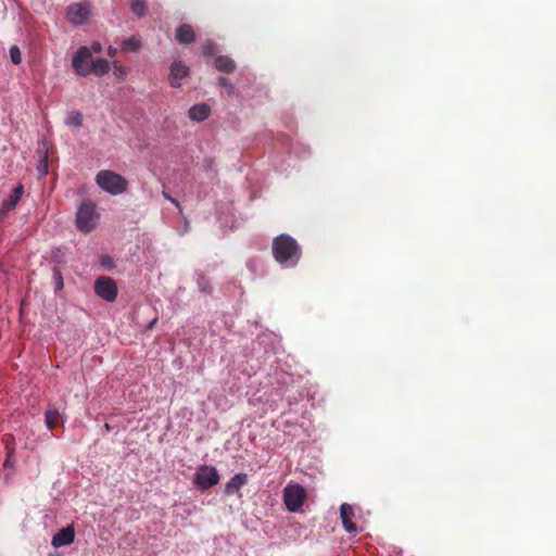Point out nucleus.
I'll return each instance as SVG.
<instances>
[{"instance_id":"nucleus-27","label":"nucleus","mask_w":556,"mask_h":556,"mask_svg":"<svg viewBox=\"0 0 556 556\" xmlns=\"http://www.w3.org/2000/svg\"><path fill=\"white\" fill-rule=\"evenodd\" d=\"M218 85L222 86V87L228 88V92L229 93L232 91V88H233L232 85L225 77H219L218 78Z\"/></svg>"},{"instance_id":"nucleus-20","label":"nucleus","mask_w":556,"mask_h":556,"mask_svg":"<svg viewBox=\"0 0 556 556\" xmlns=\"http://www.w3.org/2000/svg\"><path fill=\"white\" fill-rule=\"evenodd\" d=\"M59 417L60 413L56 409L49 408L45 414L46 426L49 429H52L56 425Z\"/></svg>"},{"instance_id":"nucleus-6","label":"nucleus","mask_w":556,"mask_h":556,"mask_svg":"<svg viewBox=\"0 0 556 556\" xmlns=\"http://www.w3.org/2000/svg\"><path fill=\"white\" fill-rule=\"evenodd\" d=\"M306 498V491L299 483H289L283 490V502L287 509L291 513L300 510Z\"/></svg>"},{"instance_id":"nucleus-24","label":"nucleus","mask_w":556,"mask_h":556,"mask_svg":"<svg viewBox=\"0 0 556 556\" xmlns=\"http://www.w3.org/2000/svg\"><path fill=\"white\" fill-rule=\"evenodd\" d=\"M114 74L118 78H123L126 75V70L122 65H117L116 62H114Z\"/></svg>"},{"instance_id":"nucleus-23","label":"nucleus","mask_w":556,"mask_h":556,"mask_svg":"<svg viewBox=\"0 0 556 556\" xmlns=\"http://www.w3.org/2000/svg\"><path fill=\"white\" fill-rule=\"evenodd\" d=\"M202 166L205 172H213L215 168L214 160L210 157L205 159Z\"/></svg>"},{"instance_id":"nucleus-12","label":"nucleus","mask_w":556,"mask_h":556,"mask_svg":"<svg viewBox=\"0 0 556 556\" xmlns=\"http://www.w3.org/2000/svg\"><path fill=\"white\" fill-rule=\"evenodd\" d=\"M74 539L75 529L72 525H70L53 535L51 544L54 547H62L72 544L74 542Z\"/></svg>"},{"instance_id":"nucleus-3","label":"nucleus","mask_w":556,"mask_h":556,"mask_svg":"<svg viewBox=\"0 0 556 556\" xmlns=\"http://www.w3.org/2000/svg\"><path fill=\"white\" fill-rule=\"evenodd\" d=\"M98 186L110 194H121L127 188V180L112 170L103 169L97 174Z\"/></svg>"},{"instance_id":"nucleus-18","label":"nucleus","mask_w":556,"mask_h":556,"mask_svg":"<svg viewBox=\"0 0 556 556\" xmlns=\"http://www.w3.org/2000/svg\"><path fill=\"white\" fill-rule=\"evenodd\" d=\"M215 67L219 72L230 73L235 70V62L229 56L222 55L215 60Z\"/></svg>"},{"instance_id":"nucleus-9","label":"nucleus","mask_w":556,"mask_h":556,"mask_svg":"<svg viewBox=\"0 0 556 556\" xmlns=\"http://www.w3.org/2000/svg\"><path fill=\"white\" fill-rule=\"evenodd\" d=\"M24 194V186L18 184L12 190L7 199H4L0 205V220L5 218L12 211L15 210L17 203L21 201Z\"/></svg>"},{"instance_id":"nucleus-1","label":"nucleus","mask_w":556,"mask_h":556,"mask_svg":"<svg viewBox=\"0 0 556 556\" xmlns=\"http://www.w3.org/2000/svg\"><path fill=\"white\" fill-rule=\"evenodd\" d=\"M273 254L283 268L294 267L301 257V249L295 239L289 235H279L273 242Z\"/></svg>"},{"instance_id":"nucleus-22","label":"nucleus","mask_w":556,"mask_h":556,"mask_svg":"<svg viewBox=\"0 0 556 556\" xmlns=\"http://www.w3.org/2000/svg\"><path fill=\"white\" fill-rule=\"evenodd\" d=\"M10 58L15 65H18L22 62V53L18 47L13 46L10 48Z\"/></svg>"},{"instance_id":"nucleus-17","label":"nucleus","mask_w":556,"mask_h":556,"mask_svg":"<svg viewBox=\"0 0 556 556\" xmlns=\"http://www.w3.org/2000/svg\"><path fill=\"white\" fill-rule=\"evenodd\" d=\"M142 47L141 39L138 36H131L122 41L121 48L129 52H138Z\"/></svg>"},{"instance_id":"nucleus-10","label":"nucleus","mask_w":556,"mask_h":556,"mask_svg":"<svg viewBox=\"0 0 556 556\" xmlns=\"http://www.w3.org/2000/svg\"><path fill=\"white\" fill-rule=\"evenodd\" d=\"M190 73L189 67L180 60H175L169 67V85L173 88H179L181 86V79L186 78Z\"/></svg>"},{"instance_id":"nucleus-25","label":"nucleus","mask_w":556,"mask_h":556,"mask_svg":"<svg viewBox=\"0 0 556 556\" xmlns=\"http://www.w3.org/2000/svg\"><path fill=\"white\" fill-rule=\"evenodd\" d=\"M214 52V47H213V43L212 42H206L202 46V53L204 55H210V54H213Z\"/></svg>"},{"instance_id":"nucleus-31","label":"nucleus","mask_w":556,"mask_h":556,"mask_svg":"<svg viewBox=\"0 0 556 556\" xmlns=\"http://www.w3.org/2000/svg\"><path fill=\"white\" fill-rule=\"evenodd\" d=\"M91 49H92L94 52H100V51H101V45H100V43H98V42H94V43H92Z\"/></svg>"},{"instance_id":"nucleus-29","label":"nucleus","mask_w":556,"mask_h":556,"mask_svg":"<svg viewBox=\"0 0 556 556\" xmlns=\"http://www.w3.org/2000/svg\"><path fill=\"white\" fill-rule=\"evenodd\" d=\"M163 195H164V198H165L166 200H168L169 202H172L173 204H175V206H176V207H178L179 210H181V208H180V204H179V202H178L176 199L172 198V197H170L168 193H166L165 191H163Z\"/></svg>"},{"instance_id":"nucleus-30","label":"nucleus","mask_w":556,"mask_h":556,"mask_svg":"<svg viewBox=\"0 0 556 556\" xmlns=\"http://www.w3.org/2000/svg\"><path fill=\"white\" fill-rule=\"evenodd\" d=\"M113 262L112 260L109 257V256H103L101 258V265L106 267V268H110L112 266Z\"/></svg>"},{"instance_id":"nucleus-19","label":"nucleus","mask_w":556,"mask_h":556,"mask_svg":"<svg viewBox=\"0 0 556 556\" xmlns=\"http://www.w3.org/2000/svg\"><path fill=\"white\" fill-rule=\"evenodd\" d=\"M64 122L67 126L79 128L83 125V115L79 111H71L66 114Z\"/></svg>"},{"instance_id":"nucleus-16","label":"nucleus","mask_w":556,"mask_h":556,"mask_svg":"<svg viewBox=\"0 0 556 556\" xmlns=\"http://www.w3.org/2000/svg\"><path fill=\"white\" fill-rule=\"evenodd\" d=\"M91 72H93L97 76H103L110 70V63L105 59H96L90 62Z\"/></svg>"},{"instance_id":"nucleus-13","label":"nucleus","mask_w":556,"mask_h":556,"mask_svg":"<svg viewBox=\"0 0 556 556\" xmlns=\"http://www.w3.org/2000/svg\"><path fill=\"white\" fill-rule=\"evenodd\" d=\"M248 482V476L247 473L240 472L236 473L233 477H231L226 485H225V493L230 495L237 493L244 484Z\"/></svg>"},{"instance_id":"nucleus-15","label":"nucleus","mask_w":556,"mask_h":556,"mask_svg":"<svg viewBox=\"0 0 556 556\" xmlns=\"http://www.w3.org/2000/svg\"><path fill=\"white\" fill-rule=\"evenodd\" d=\"M176 39L180 43H190L194 40L195 34L192 27L188 24H184L176 29Z\"/></svg>"},{"instance_id":"nucleus-5","label":"nucleus","mask_w":556,"mask_h":556,"mask_svg":"<svg viewBox=\"0 0 556 556\" xmlns=\"http://www.w3.org/2000/svg\"><path fill=\"white\" fill-rule=\"evenodd\" d=\"M91 3L87 0L74 2L66 9V20L73 26L85 25L91 16Z\"/></svg>"},{"instance_id":"nucleus-28","label":"nucleus","mask_w":556,"mask_h":556,"mask_svg":"<svg viewBox=\"0 0 556 556\" xmlns=\"http://www.w3.org/2000/svg\"><path fill=\"white\" fill-rule=\"evenodd\" d=\"M13 450H10L8 448V455H7V458L4 460V467H9V468H12L13 467Z\"/></svg>"},{"instance_id":"nucleus-8","label":"nucleus","mask_w":556,"mask_h":556,"mask_svg":"<svg viewBox=\"0 0 556 556\" xmlns=\"http://www.w3.org/2000/svg\"><path fill=\"white\" fill-rule=\"evenodd\" d=\"M96 294L106 302H113L117 298V286L109 276H101L94 281Z\"/></svg>"},{"instance_id":"nucleus-14","label":"nucleus","mask_w":556,"mask_h":556,"mask_svg":"<svg viewBox=\"0 0 556 556\" xmlns=\"http://www.w3.org/2000/svg\"><path fill=\"white\" fill-rule=\"evenodd\" d=\"M210 114L211 108L205 103L194 104L188 111L189 118L194 122L205 121Z\"/></svg>"},{"instance_id":"nucleus-21","label":"nucleus","mask_w":556,"mask_h":556,"mask_svg":"<svg viewBox=\"0 0 556 556\" xmlns=\"http://www.w3.org/2000/svg\"><path fill=\"white\" fill-rule=\"evenodd\" d=\"M130 10L134 14H136L139 17H142L146 15L147 12V3L146 0H132Z\"/></svg>"},{"instance_id":"nucleus-7","label":"nucleus","mask_w":556,"mask_h":556,"mask_svg":"<svg viewBox=\"0 0 556 556\" xmlns=\"http://www.w3.org/2000/svg\"><path fill=\"white\" fill-rule=\"evenodd\" d=\"M91 49L86 46L78 48L76 53L73 55L72 66L78 76H87L91 73Z\"/></svg>"},{"instance_id":"nucleus-4","label":"nucleus","mask_w":556,"mask_h":556,"mask_svg":"<svg viewBox=\"0 0 556 556\" xmlns=\"http://www.w3.org/2000/svg\"><path fill=\"white\" fill-rule=\"evenodd\" d=\"M218 470L212 465H201L197 468L193 483L199 491H205L219 482Z\"/></svg>"},{"instance_id":"nucleus-11","label":"nucleus","mask_w":556,"mask_h":556,"mask_svg":"<svg viewBox=\"0 0 556 556\" xmlns=\"http://www.w3.org/2000/svg\"><path fill=\"white\" fill-rule=\"evenodd\" d=\"M353 516H354L353 507L348 503H343L340 506V518H341L342 526H343L344 530L350 534L358 533L357 527L352 522Z\"/></svg>"},{"instance_id":"nucleus-32","label":"nucleus","mask_w":556,"mask_h":556,"mask_svg":"<svg viewBox=\"0 0 556 556\" xmlns=\"http://www.w3.org/2000/svg\"><path fill=\"white\" fill-rule=\"evenodd\" d=\"M116 52H117V49H116V48L110 47V48L108 49V53H109L111 56L115 55V54H116Z\"/></svg>"},{"instance_id":"nucleus-33","label":"nucleus","mask_w":556,"mask_h":556,"mask_svg":"<svg viewBox=\"0 0 556 556\" xmlns=\"http://www.w3.org/2000/svg\"><path fill=\"white\" fill-rule=\"evenodd\" d=\"M199 286H200V288H201V291H202V292H205V293H211V292H212V290H211V289H207V288H205V287H202L200 281H199Z\"/></svg>"},{"instance_id":"nucleus-2","label":"nucleus","mask_w":556,"mask_h":556,"mask_svg":"<svg viewBox=\"0 0 556 556\" xmlns=\"http://www.w3.org/2000/svg\"><path fill=\"white\" fill-rule=\"evenodd\" d=\"M99 220L97 206L91 201L83 202L76 212V227L79 231L88 233L92 231Z\"/></svg>"},{"instance_id":"nucleus-26","label":"nucleus","mask_w":556,"mask_h":556,"mask_svg":"<svg viewBox=\"0 0 556 556\" xmlns=\"http://www.w3.org/2000/svg\"><path fill=\"white\" fill-rule=\"evenodd\" d=\"M54 278H55L56 289L62 290L63 289V279H62L61 273L59 270L54 271Z\"/></svg>"}]
</instances>
